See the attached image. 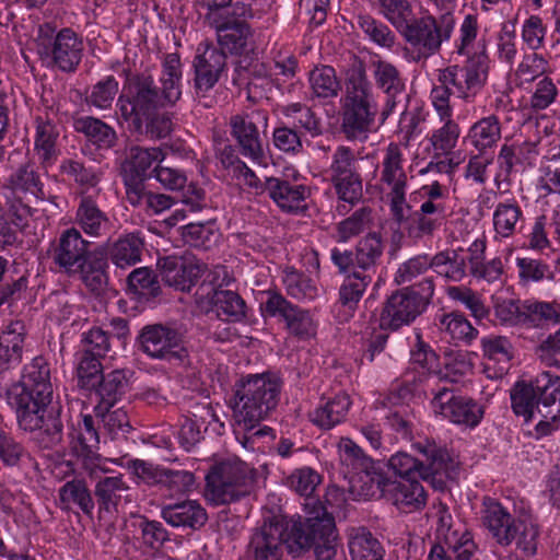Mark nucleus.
<instances>
[{
    "label": "nucleus",
    "mask_w": 560,
    "mask_h": 560,
    "mask_svg": "<svg viewBox=\"0 0 560 560\" xmlns=\"http://www.w3.org/2000/svg\"><path fill=\"white\" fill-rule=\"evenodd\" d=\"M281 112L287 118L292 119L296 127L303 128L312 136L320 133L319 120L310 107L301 103H292L283 106Z\"/></svg>",
    "instance_id": "60"
},
{
    "label": "nucleus",
    "mask_w": 560,
    "mask_h": 560,
    "mask_svg": "<svg viewBox=\"0 0 560 560\" xmlns=\"http://www.w3.org/2000/svg\"><path fill=\"white\" fill-rule=\"evenodd\" d=\"M416 343L410 350V365L418 372L419 376L410 377L411 373L406 374V382L422 383L425 380L439 378V355L431 346L423 341L419 330L416 332Z\"/></svg>",
    "instance_id": "30"
},
{
    "label": "nucleus",
    "mask_w": 560,
    "mask_h": 560,
    "mask_svg": "<svg viewBox=\"0 0 560 560\" xmlns=\"http://www.w3.org/2000/svg\"><path fill=\"white\" fill-rule=\"evenodd\" d=\"M310 84L317 97L336 96L340 90L334 68L329 66L317 67L310 73Z\"/></svg>",
    "instance_id": "56"
},
{
    "label": "nucleus",
    "mask_w": 560,
    "mask_h": 560,
    "mask_svg": "<svg viewBox=\"0 0 560 560\" xmlns=\"http://www.w3.org/2000/svg\"><path fill=\"white\" fill-rule=\"evenodd\" d=\"M328 177L339 200L350 202V151L346 147L337 149L328 170Z\"/></svg>",
    "instance_id": "37"
},
{
    "label": "nucleus",
    "mask_w": 560,
    "mask_h": 560,
    "mask_svg": "<svg viewBox=\"0 0 560 560\" xmlns=\"http://www.w3.org/2000/svg\"><path fill=\"white\" fill-rule=\"evenodd\" d=\"M440 126L431 131L428 140L434 155H448L457 147L462 129L453 116L439 117Z\"/></svg>",
    "instance_id": "40"
},
{
    "label": "nucleus",
    "mask_w": 560,
    "mask_h": 560,
    "mask_svg": "<svg viewBox=\"0 0 560 560\" xmlns=\"http://www.w3.org/2000/svg\"><path fill=\"white\" fill-rule=\"evenodd\" d=\"M127 490H129V486L124 480L122 475L100 478L95 485V495L106 509L116 506L122 492Z\"/></svg>",
    "instance_id": "55"
},
{
    "label": "nucleus",
    "mask_w": 560,
    "mask_h": 560,
    "mask_svg": "<svg viewBox=\"0 0 560 560\" xmlns=\"http://www.w3.org/2000/svg\"><path fill=\"white\" fill-rule=\"evenodd\" d=\"M522 149L515 144L504 143L497 155V174L494 180L509 182L514 173H517L523 165Z\"/></svg>",
    "instance_id": "54"
},
{
    "label": "nucleus",
    "mask_w": 560,
    "mask_h": 560,
    "mask_svg": "<svg viewBox=\"0 0 560 560\" xmlns=\"http://www.w3.org/2000/svg\"><path fill=\"white\" fill-rule=\"evenodd\" d=\"M5 197L8 200L12 197L20 203L21 208L14 202H12L11 208L21 218L30 212V208L24 203V200H44L47 195L44 190V183L40 179V175L32 165H25L11 175Z\"/></svg>",
    "instance_id": "22"
},
{
    "label": "nucleus",
    "mask_w": 560,
    "mask_h": 560,
    "mask_svg": "<svg viewBox=\"0 0 560 560\" xmlns=\"http://www.w3.org/2000/svg\"><path fill=\"white\" fill-rule=\"evenodd\" d=\"M267 189L276 205L288 212H298L304 208L308 190L304 185H291L276 177L267 179Z\"/></svg>",
    "instance_id": "33"
},
{
    "label": "nucleus",
    "mask_w": 560,
    "mask_h": 560,
    "mask_svg": "<svg viewBox=\"0 0 560 560\" xmlns=\"http://www.w3.org/2000/svg\"><path fill=\"white\" fill-rule=\"evenodd\" d=\"M418 192L422 202L415 210L411 226L408 229V236L413 240L433 236L450 213V189L446 185L433 180L422 185Z\"/></svg>",
    "instance_id": "13"
},
{
    "label": "nucleus",
    "mask_w": 560,
    "mask_h": 560,
    "mask_svg": "<svg viewBox=\"0 0 560 560\" xmlns=\"http://www.w3.org/2000/svg\"><path fill=\"white\" fill-rule=\"evenodd\" d=\"M295 59L287 57L275 61L273 67L270 69L265 63L255 61L250 65L249 69L241 63L238 70H244V72L248 73V81L246 83L248 98L257 101L267 96V93L271 91L273 85H279V77H282L284 80L292 78L295 74Z\"/></svg>",
    "instance_id": "18"
},
{
    "label": "nucleus",
    "mask_w": 560,
    "mask_h": 560,
    "mask_svg": "<svg viewBox=\"0 0 560 560\" xmlns=\"http://www.w3.org/2000/svg\"><path fill=\"white\" fill-rule=\"evenodd\" d=\"M129 291L139 298L155 296L160 285L153 271L147 267L135 269L128 277Z\"/></svg>",
    "instance_id": "58"
},
{
    "label": "nucleus",
    "mask_w": 560,
    "mask_h": 560,
    "mask_svg": "<svg viewBox=\"0 0 560 560\" xmlns=\"http://www.w3.org/2000/svg\"><path fill=\"white\" fill-rule=\"evenodd\" d=\"M280 388L279 378L272 374L248 375L237 384L233 406L234 432L244 448L254 450L256 440L260 438H275L272 429L267 425L254 429L276 408Z\"/></svg>",
    "instance_id": "3"
},
{
    "label": "nucleus",
    "mask_w": 560,
    "mask_h": 560,
    "mask_svg": "<svg viewBox=\"0 0 560 560\" xmlns=\"http://www.w3.org/2000/svg\"><path fill=\"white\" fill-rule=\"evenodd\" d=\"M336 539L334 517L315 502L304 522L299 517L265 523L252 536L249 552L254 560H280L287 545L292 553L314 548L318 560H330L336 553Z\"/></svg>",
    "instance_id": "1"
},
{
    "label": "nucleus",
    "mask_w": 560,
    "mask_h": 560,
    "mask_svg": "<svg viewBox=\"0 0 560 560\" xmlns=\"http://www.w3.org/2000/svg\"><path fill=\"white\" fill-rule=\"evenodd\" d=\"M382 183L389 187V190L407 188V174L404 170V154L397 143H389L382 162Z\"/></svg>",
    "instance_id": "36"
},
{
    "label": "nucleus",
    "mask_w": 560,
    "mask_h": 560,
    "mask_svg": "<svg viewBox=\"0 0 560 560\" xmlns=\"http://www.w3.org/2000/svg\"><path fill=\"white\" fill-rule=\"evenodd\" d=\"M246 472V465L234 458L215 464L206 476L207 499L219 505L245 495L248 491Z\"/></svg>",
    "instance_id": "15"
},
{
    "label": "nucleus",
    "mask_w": 560,
    "mask_h": 560,
    "mask_svg": "<svg viewBox=\"0 0 560 560\" xmlns=\"http://www.w3.org/2000/svg\"><path fill=\"white\" fill-rule=\"evenodd\" d=\"M196 295L198 307L205 313H214L220 319L237 322L245 316V302L231 290L200 285Z\"/></svg>",
    "instance_id": "21"
},
{
    "label": "nucleus",
    "mask_w": 560,
    "mask_h": 560,
    "mask_svg": "<svg viewBox=\"0 0 560 560\" xmlns=\"http://www.w3.org/2000/svg\"><path fill=\"white\" fill-rule=\"evenodd\" d=\"M36 50L47 67H57L62 71H73L82 56V42L70 28L56 33L50 24L38 27Z\"/></svg>",
    "instance_id": "12"
},
{
    "label": "nucleus",
    "mask_w": 560,
    "mask_h": 560,
    "mask_svg": "<svg viewBox=\"0 0 560 560\" xmlns=\"http://www.w3.org/2000/svg\"><path fill=\"white\" fill-rule=\"evenodd\" d=\"M127 389V378L125 373L115 370L102 377L96 387L91 389V400L96 401L94 412L96 416H103L104 410H109L125 394Z\"/></svg>",
    "instance_id": "31"
},
{
    "label": "nucleus",
    "mask_w": 560,
    "mask_h": 560,
    "mask_svg": "<svg viewBox=\"0 0 560 560\" xmlns=\"http://www.w3.org/2000/svg\"><path fill=\"white\" fill-rule=\"evenodd\" d=\"M349 408L350 397L347 394L338 395L311 412L310 419L322 429H330L346 419Z\"/></svg>",
    "instance_id": "44"
},
{
    "label": "nucleus",
    "mask_w": 560,
    "mask_h": 560,
    "mask_svg": "<svg viewBox=\"0 0 560 560\" xmlns=\"http://www.w3.org/2000/svg\"><path fill=\"white\" fill-rule=\"evenodd\" d=\"M143 242L136 234H127L118 238L109 249L113 264L121 269L129 268L141 259Z\"/></svg>",
    "instance_id": "45"
},
{
    "label": "nucleus",
    "mask_w": 560,
    "mask_h": 560,
    "mask_svg": "<svg viewBox=\"0 0 560 560\" xmlns=\"http://www.w3.org/2000/svg\"><path fill=\"white\" fill-rule=\"evenodd\" d=\"M159 267L164 282L180 291L190 290L205 271V266L190 254L163 257Z\"/></svg>",
    "instance_id": "23"
},
{
    "label": "nucleus",
    "mask_w": 560,
    "mask_h": 560,
    "mask_svg": "<svg viewBox=\"0 0 560 560\" xmlns=\"http://www.w3.org/2000/svg\"><path fill=\"white\" fill-rule=\"evenodd\" d=\"M524 325L539 326L542 323L560 322V303L524 301Z\"/></svg>",
    "instance_id": "53"
},
{
    "label": "nucleus",
    "mask_w": 560,
    "mask_h": 560,
    "mask_svg": "<svg viewBox=\"0 0 560 560\" xmlns=\"http://www.w3.org/2000/svg\"><path fill=\"white\" fill-rule=\"evenodd\" d=\"M107 462L126 467L133 476L137 483L153 485L162 481V474L158 467L141 459H129L126 464H122L120 459H102L96 457L85 463V469L89 476L96 479L100 477V474L107 472L108 469L105 466Z\"/></svg>",
    "instance_id": "29"
},
{
    "label": "nucleus",
    "mask_w": 560,
    "mask_h": 560,
    "mask_svg": "<svg viewBox=\"0 0 560 560\" xmlns=\"http://www.w3.org/2000/svg\"><path fill=\"white\" fill-rule=\"evenodd\" d=\"M481 524L501 547L513 542L524 556L537 552L539 527L525 500H508L506 503L485 497L481 505Z\"/></svg>",
    "instance_id": "4"
},
{
    "label": "nucleus",
    "mask_w": 560,
    "mask_h": 560,
    "mask_svg": "<svg viewBox=\"0 0 560 560\" xmlns=\"http://www.w3.org/2000/svg\"><path fill=\"white\" fill-rule=\"evenodd\" d=\"M432 256L428 254L416 255L399 265L394 281L397 284L412 282L421 275L432 269Z\"/></svg>",
    "instance_id": "61"
},
{
    "label": "nucleus",
    "mask_w": 560,
    "mask_h": 560,
    "mask_svg": "<svg viewBox=\"0 0 560 560\" xmlns=\"http://www.w3.org/2000/svg\"><path fill=\"white\" fill-rule=\"evenodd\" d=\"M395 26L406 42V52L409 59L419 62L438 54L444 42H448L455 27V16L445 11L439 18L425 14L413 19L412 7L402 18H385Z\"/></svg>",
    "instance_id": "8"
},
{
    "label": "nucleus",
    "mask_w": 560,
    "mask_h": 560,
    "mask_svg": "<svg viewBox=\"0 0 560 560\" xmlns=\"http://www.w3.org/2000/svg\"><path fill=\"white\" fill-rule=\"evenodd\" d=\"M51 396L49 369L43 359L37 358L24 368L21 382L8 389L7 400L15 410L21 429L31 432L44 430L52 441H57L61 425L56 418L46 416Z\"/></svg>",
    "instance_id": "2"
},
{
    "label": "nucleus",
    "mask_w": 560,
    "mask_h": 560,
    "mask_svg": "<svg viewBox=\"0 0 560 560\" xmlns=\"http://www.w3.org/2000/svg\"><path fill=\"white\" fill-rule=\"evenodd\" d=\"M413 446L424 458L418 459L404 452L396 453L390 457L389 466L397 475L402 479L418 476L432 482L436 476H447L452 459L445 447L428 439L415 443Z\"/></svg>",
    "instance_id": "10"
},
{
    "label": "nucleus",
    "mask_w": 560,
    "mask_h": 560,
    "mask_svg": "<svg viewBox=\"0 0 560 560\" xmlns=\"http://www.w3.org/2000/svg\"><path fill=\"white\" fill-rule=\"evenodd\" d=\"M165 153L161 148L132 147L124 165L131 180H141L156 163L163 162Z\"/></svg>",
    "instance_id": "38"
},
{
    "label": "nucleus",
    "mask_w": 560,
    "mask_h": 560,
    "mask_svg": "<svg viewBox=\"0 0 560 560\" xmlns=\"http://www.w3.org/2000/svg\"><path fill=\"white\" fill-rule=\"evenodd\" d=\"M482 354L490 361L502 363V370H506L514 357V347L505 336L489 335L480 339Z\"/></svg>",
    "instance_id": "51"
},
{
    "label": "nucleus",
    "mask_w": 560,
    "mask_h": 560,
    "mask_svg": "<svg viewBox=\"0 0 560 560\" xmlns=\"http://www.w3.org/2000/svg\"><path fill=\"white\" fill-rule=\"evenodd\" d=\"M546 34L547 26L538 15H529L522 24V42L532 51H537L545 46Z\"/></svg>",
    "instance_id": "64"
},
{
    "label": "nucleus",
    "mask_w": 560,
    "mask_h": 560,
    "mask_svg": "<svg viewBox=\"0 0 560 560\" xmlns=\"http://www.w3.org/2000/svg\"><path fill=\"white\" fill-rule=\"evenodd\" d=\"M503 124L499 116L491 114L472 122L463 140L475 152L494 153L502 139Z\"/></svg>",
    "instance_id": "26"
},
{
    "label": "nucleus",
    "mask_w": 560,
    "mask_h": 560,
    "mask_svg": "<svg viewBox=\"0 0 560 560\" xmlns=\"http://www.w3.org/2000/svg\"><path fill=\"white\" fill-rule=\"evenodd\" d=\"M24 342V326L14 322L0 336V365L10 368L21 362Z\"/></svg>",
    "instance_id": "41"
},
{
    "label": "nucleus",
    "mask_w": 560,
    "mask_h": 560,
    "mask_svg": "<svg viewBox=\"0 0 560 560\" xmlns=\"http://www.w3.org/2000/svg\"><path fill=\"white\" fill-rule=\"evenodd\" d=\"M231 128L241 153L253 163L266 166L268 159L256 125L247 117L235 116L231 120Z\"/></svg>",
    "instance_id": "28"
},
{
    "label": "nucleus",
    "mask_w": 560,
    "mask_h": 560,
    "mask_svg": "<svg viewBox=\"0 0 560 560\" xmlns=\"http://www.w3.org/2000/svg\"><path fill=\"white\" fill-rule=\"evenodd\" d=\"M57 137L58 131L50 120L36 118L35 151L45 168L56 160Z\"/></svg>",
    "instance_id": "46"
},
{
    "label": "nucleus",
    "mask_w": 560,
    "mask_h": 560,
    "mask_svg": "<svg viewBox=\"0 0 560 560\" xmlns=\"http://www.w3.org/2000/svg\"><path fill=\"white\" fill-rule=\"evenodd\" d=\"M512 409L526 422L540 417L535 425L537 438L552 434L560 427V376L541 372L529 382H516L511 389Z\"/></svg>",
    "instance_id": "5"
},
{
    "label": "nucleus",
    "mask_w": 560,
    "mask_h": 560,
    "mask_svg": "<svg viewBox=\"0 0 560 560\" xmlns=\"http://www.w3.org/2000/svg\"><path fill=\"white\" fill-rule=\"evenodd\" d=\"M183 240L192 247L209 248L218 238L215 225L207 223H189L183 228Z\"/></svg>",
    "instance_id": "57"
},
{
    "label": "nucleus",
    "mask_w": 560,
    "mask_h": 560,
    "mask_svg": "<svg viewBox=\"0 0 560 560\" xmlns=\"http://www.w3.org/2000/svg\"><path fill=\"white\" fill-rule=\"evenodd\" d=\"M488 56L482 51L469 57L463 66H448L439 71L438 81L451 84L454 94L466 103H472L488 80Z\"/></svg>",
    "instance_id": "14"
},
{
    "label": "nucleus",
    "mask_w": 560,
    "mask_h": 560,
    "mask_svg": "<svg viewBox=\"0 0 560 560\" xmlns=\"http://www.w3.org/2000/svg\"><path fill=\"white\" fill-rule=\"evenodd\" d=\"M383 498L406 514L420 511L427 504V492L416 478L389 479L383 489Z\"/></svg>",
    "instance_id": "25"
},
{
    "label": "nucleus",
    "mask_w": 560,
    "mask_h": 560,
    "mask_svg": "<svg viewBox=\"0 0 560 560\" xmlns=\"http://www.w3.org/2000/svg\"><path fill=\"white\" fill-rule=\"evenodd\" d=\"M492 222L495 238H509L522 228L524 213L516 200H505L495 206Z\"/></svg>",
    "instance_id": "34"
},
{
    "label": "nucleus",
    "mask_w": 560,
    "mask_h": 560,
    "mask_svg": "<svg viewBox=\"0 0 560 560\" xmlns=\"http://www.w3.org/2000/svg\"><path fill=\"white\" fill-rule=\"evenodd\" d=\"M388 480L380 464L365 456L361 446L352 442V500L383 498Z\"/></svg>",
    "instance_id": "17"
},
{
    "label": "nucleus",
    "mask_w": 560,
    "mask_h": 560,
    "mask_svg": "<svg viewBox=\"0 0 560 560\" xmlns=\"http://www.w3.org/2000/svg\"><path fill=\"white\" fill-rule=\"evenodd\" d=\"M282 282L287 293L299 301H312L318 295V288L305 275L293 268H287Z\"/></svg>",
    "instance_id": "50"
},
{
    "label": "nucleus",
    "mask_w": 560,
    "mask_h": 560,
    "mask_svg": "<svg viewBox=\"0 0 560 560\" xmlns=\"http://www.w3.org/2000/svg\"><path fill=\"white\" fill-rule=\"evenodd\" d=\"M463 249H445L432 256L433 271L447 281L459 282L466 277L467 262Z\"/></svg>",
    "instance_id": "39"
},
{
    "label": "nucleus",
    "mask_w": 560,
    "mask_h": 560,
    "mask_svg": "<svg viewBox=\"0 0 560 560\" xmlns=\"http://www.w3.org/2000/svg\"><path fill=\"white\" fill-rule=\"evenodd\" d=\"M59 499L62 509H69L71 504H77L85 514L91 513L94 509L92 495L83 480L67 481L59 490Z\"/></svg>",
    "instance_id": "49"
},
{
    "label": "nucleus",
    "mask_w": 560,
    "mask_h": 560,
    "mask_svg": "<svg viewBox=\"0 0 560 560\" xmlns=\"http://www.w3.org/2000/svg\"><path fill=\"white\" fill-rule=\"evenodd\" d=\"M517 54L515 22L504 21L495 35V55L501 62L512 66L516 60Z\"/></svg>",
    "instance_id": "52"
},
{
    "label": "nucleus",
    "mask_w": 560,
    "mask_h": 560,
    "mask_svg": "<svg viewBox=\"0 0 560 560\" xmlns=\"http://www.w3.org/2000/svg\"><path fill=\"white\" fill-rule=\"evenodd\" d=\"M377 319L373 311L370 312L364 329H360L361 340L363 341L364 354L369 362H372L374 355L383 351L387 336L376 330Z\"/></svg>",
    "instance_id": "59"
},
{
    "label": "nucleus",
    "mask_w": 560,
    "mask_h": 560,
    "mask_svg": "<svg viewBox=\"0 0 560 560\" xmlns=\"http://www.w3.org/2000/svg\"><path fill=\"white\" fill-rule=\"evenodd\" d=\"M70 439L78 453L93 454L100 444V436L94 420L89 413H81L75 427L70 432Z\"/></svg>",
    "instance_id": "47"
},
{
    "label": "nucleus",
    "mask_w": 560,
    "mask_h": 560,
    "mask_svg": "<svg viewBox=\"0 0 560 560\" xmlns=\"http://www.w3.org/2000/svg\"><path fill=\"white\" fill-rule=\"evenodd\" d=\"M383 250L381 235L376 232L362 237L355 246V262L360 271H352V302L359 301L370 284L372 277L369 272Z\"/></svg>",
    "instance_id": "24"
},
{
    "label": "nucleus",
    "mask_w": 560,
    "mask_h": 560,
    "mask_svg": "<svg viewBox=\"0 0 560 560\" xmlns=\"http://www.w3.org/2000/svg\"><path fill=\"white\" fill-rule=\"evenodd\" d=\"M418 291L404 288L394 292L386 301L378 326L397 330L412 323L425 308L434 295L433 277H425L418 283Z\"/></svg>",
    "instance_id": "9"
},
{
    "label": "nucleus",
    "mask_w": 560,
    "mask_h": 560,
    "mask_svg": "<svg viewBox=\"0 0 560 560\" xmlns=\"http://www.w3.org/2000/svg\"><path fill=\"white\" fill-rule=\"evenodd\" d=\"M118 89V81L113 75L105 77L93 85L88 96V103L102 110L108 109L112 107Z\"/></svg>",
    "instance_id": "63"
},
{
    "label": "nucleus",
    "mask_w": 560,
    "mask_h": 560,
    "mask_svg": "<svg viewBox=\"0 0 560 560\" xmlns=\"http://www.w3.org/2000/svg\"><path fill=\"white\" fill-rule=\"evenodd\" d=\"M431 408L436 416L465 428H476L483 418L481 405L472 398L456 395L445 385L432 389Z\"/></svg>",
    "instance_id": "16"
},
{
    "label": "nucleus",
    "mask_w": 560,
    "mask_h": 560,
    "mask_svg": "<svg viewBox=\"0 0 560 560\" xmlns=\"http://www.w3.org/2000/svg\"><path fill=\"white\" fill-rule=\"evenodd\" d=\"M77 131L84 133L91 142L101 149H108L116 141L115 130L94 117H80L74 120Z\"/></svg>",
    "instance_id": "48"
},
{
    "label": "nucleus",
    "mask_w": 560,
    "mask_h": 560,
    "mask_svg": "<svg viewBox=\"0 0 560 560\" xmlns=\"http://www.w3.org/2000/svg\"><path fill=\"white\" fill-rule=\"evenodd\" d=\"M435 326L454 341L470 345L478 337V330L458 312L438 315Z\"/></svg>",
    "instance_id": "42"
},
{
    "label": "nucleus",
    "mask_w": 560,
    "mask_h": 560,
    "mask_svg": "<svg viewBox=\"0 0 560 560\" xmlns=\"http://www.w3.org/2000/svg\"><path fill=\"white\" fill-rule=\"evenodd\" d=\"M380 126L378 106L365 66L362 60L352 58V142L368 140Z\"/></svg>",
    "instance_id": "11"
},
{
    "label": "nucleus",
    "mask_w": 560,
    "mask_h": 560,
    "mask_svg": "<svg viewBox=\"0 0 560 560\" xmlns=\"http://www.w3.org/2000/svg\"><path fill=\"white\" fill-rule=\"evenodd\" d=\"M359 27L376 45L390 48L395 44L396 36L387 25L376 21L370 15H359Z\"/></svg>",
    "instance_id": "62"
},
{
    "label": "nucleus",
    "mask_w": 560,
    "mask_h": 560,
    "mask_svg": "<svg viewBox=\"0 0 560 560\" xmlns=\"http://www.w3.org/2000/svg\"><path fill=\"white\" fill-rule=\"evenodd\" d=\"M140 346L153 359L183 361L187 355L179 335L162 325L145 326L140 334Z\"/></svg>",
    "instance_id": "20"
},
{
    "label": "nucleus",
    "mask_w": 560,
    "mask_h": 560,
    "mask_svg": "<svg viewBox=\"0 0 560 560\" xmlns=\"http://www.w3.org/2000/svg\"><path fill=\"white\" fill-rule=\"evenodd\" d=\"M161 516L173 527L194 529L201 527L207 521L206 510L195 500L165 505L161 511Z\"/></svg>",
    "instance_id": "32"
},
{
    "label": "nucleus",
    "mask_w": 560,
    "mask_h": 560,
    "mask_svg": "<svg viewBox=\"0 0 560 560\" xmlns=\"http://www.w3.org/2000/svg\"><path fill=\"white\" fill-rule=\"evenodd\" d=\"M154 81L150 77L127 79L117 101V108L129 127L152 138H165L172 130V120L159 114L161 106Z\"/></svg>",
    "instance_id": "6"
},
{
    "label": "nucleus",
    "mask_w": 560,
    "mask_h": 560,
    "mask_svg": "<svg viewBox=\"0 0 560 560\" xmlns=\"http://www.w3.org/2000/svg\"><path fill=\"white\" fill-rule=\"evenodd\" d=\"M247 19L231 13L224 15L212 13L210 15L208 23L217 32L218 43L221 47L220 51L242 55L248 50L252 32L245 22Z\"/></svg>",
    "instance_id": "19"
},
{
    "label": "nucleus",
    "mask_w": 560,
    "mask_h": 560,
    "mask_svg": "<svg viewBox=\"0 0 560 560\" xmlns=\"http://www.w3.org/2000/svg\"><path fill=\"white\" fill-rule=\"evenodd\" d=\"M385 557V547L370 529H352V560H386Z\"/></svg>",
    "instance_id": "43"
},
{
    "label": "nucleus",
    "mask_w": 560,
    "mask_h": 560,
    "mask_svg": "<svg viewBox=\"0 0 560 560\" xmlns=\"http://www.w3.org/2000/svg\"><path fill=\"white\" fill-rule=\"evenodd\" d=\"M195 86L200 92H208L219 81L225 69V54L214 47L207 46L198 52L194 60Z\"/></svg>",
    "instance_id": "27"
},
{
    "label": "nucleus",
    "mask_w": 560,
    "mask_h": 560,
    "mask_svg": "<svg viewBox=\"0 0 560 560\" xmlns=\"http://www.w3.org/2000/svg\"><path fill=\"white\" fill-rule=\"evenodd\" d=\"M74 222L91 237L102 236L109 230L110 225L108 217L89 198H82L80 201Z\"/></svg>",
    "instance_id": "35"
},
{
    "label": "nucleus",
    "mask_w": 560,
    "mask_h": 560,
    "mask_svg": "<svg viewBox=\"0 0 560 560\" xmlns=\"http://www.w3.org/2000/svg\"><path fill=\"white\" fill-rule=\"evenodd\" d=\"M105 254L104 247H93L75 228L65 230L51 249L55 265L70 276L79 275L93 291L105 283Z\"/></svg>",
    "instance_id": "7"
}]
</instances>
